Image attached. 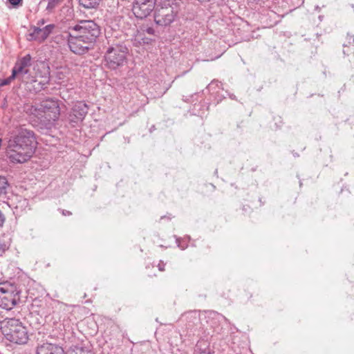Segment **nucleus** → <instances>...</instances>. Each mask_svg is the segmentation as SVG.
<instances>
[{"label": "nucleus", "instance_id": "obj_7", "mask_svg": "<svg viewBox=\"0 0 354 354\" xmlns=\"http://www.w3.org/2000/svg\"><path fill=\"white\" fill-rule=\"evenodd\" d=\"M89 110L88 104L84 101H77L72 106L67 115V121L71 127L80 126Z\"/></svg>", "mask_w": 354, "mask_h": 354}, {"label": "nucleus", "instance_id": "obj_21", "mask_svg": "<svg viewBox=\"0 0 354 354\" xmlns=\"http://www.w3.org/2000/svg\"><path fill=\"white\" fill-rule=\"evenodd\" d=\"M26 78H27L26 81H21V82L23 83H25V84H31V83L37 82V80L35 79V77L30 75V71L27 74Z\"/></svg>", "mask_w": 354, "mask_h": 354}, {"label": "nucleus", "instance_id": "obj_26", "mask_svg": "<svg viewBox=\"0 0 354 354\" xmlns=\"http://www.w3.org/2000/svg\"><path fill=\"white\" fill-rule=\"evenodd\" d=\"M59 211L62 213V214L63 216H65L72 215V212L68 210L59 209Z\"/></svg>", "mask_w": 354, "mask_h": 354}, {"label": "nucleus", "instance_id": "obj_17", "mask_svg": "<svg viewBox=\"0 0 354 354\" xmlns=\"http://www.w3.org/2000/svg\"><path fill=\"white\" fill-rule=\"evenodd\" d=\"M64 0H48L46 10L52 12L56 7L59 6Z\"/></svg>", "mask_w": 354, "mask_h": 354}, {"label": "nucleus", "instance_id": "obj_10", "mask_svg": "<svg viewBox=\"0 0 354 354\" xmlns=\"http://www.w3.org/2000/svg\"><path fill=\"white\" fill-rule=\"evenodd\" d=\"M156 0H134L132 11L138 19H145L155 11Z\"/></svg>", "mask_w": 354, "mask_h": 354}, {"label": "nucleus", "instance_id": "obj_23", "mask_svg": "<svg viewBox=\"0 0 354 354\" xmlns=\"http://www.w3.org/2000/svg\"><path fill=\"white\" fill-rule=\"evenodd\" d=\"M196 349L195 350V354H210L209 350H201L198 348V346H196Z\"/></svg>", "mask_w": 354, "mask_h": 354}, {"label": "nucleus", "instance_id": "obj_24", "mask_svg": "<svg viewBox=\"0 0 354 354\" xmlns=\"http://www.w3.org/2000/svg\"><path fill=\"white\" fill-rule=\"evenodd\" d=\"M348 44H354V34L348 33L346 36Z\"/></svg>", "mask_w": 354, "mask_h": 354}, {"label": "nucleus", "instance_id": "obj_15", "mask_svg": "<svg viewBox=\"0 0 354 354\" xmlns=\"http://www.w3.org/2000/svg\"><path fill=\"white\" fill-rule=\"evenodd\" d=\"M343 53L347 57H350V62L354 61V44H344L343 45Z\"/></svg>", "mask_w": 354, "mask_h": 354}, {"label": "nucleus", "instance_id": "obj_11", "mask_svg": "<svg viewBox=\"0 0 354 354\" xmlns=\"http://www.w3.org/2000/svg\"><path fill=\"white\" fill-rule=\"evenodd\" d=\"M55 28V24H48L44 28L30 26L26 39L29 41H35L41 44L45 41Z\"/></svg>", "mask_w": 354, "mask_h": 354}, {"label": "nucleus", "instance_id": "obj_28", "mask_svg": "<svg viewBox=\"0 0 354 354\" xmlns=\"http://www.w3.org/2000/svg\"><path fill=\"white\" fill-rule=\"evenodd\" d=\"M45 23H46L45 19H41L37 21L36 26L41 28V26L45 24Z\"/></svg>", "mask_w": 354, "mask_h": 354}, {"label": "nucleus", "instance_id": "obj_29", "mask_svg": "<svg viewBox=\"0 0 354 354\" xmlns=\"http://www.w3.org/2000/svg\"><path fill=\"white\" fill-rule=\"evenodd\" d=\"M147 32L149 33V34L152 35V34H153L154 30H153V29L152 28H148L147 29Z\"/></svg>", "mask_w": 354, "mask_h": 354}, {"label": "nucleus", "instance_id": "obj_32", "mask_svg": "<svg viewBox=\"0 0 354 354\" xmlns=\"http://www.w3.org/2000/svg\"><path fill=\"white\" fill-rule=\"evenodd\" d=\"M351 6L352 8H353V10H354V4H351Z\"/></svg>", "mask_w": 354, "mask_h": 354}, {"label": "nucleus", "instance_id": "obj_16", "mask_svg": "<svg viewBox=\"0 0 354 354\" xmlns=\"http://www.w3.org/2000/svg\"><path fill=\"white\" fill-rule=\"evenodd\" d=\"M68 354H93V353L86 348L76 346L73 350L69 351Z\"/></svg>", "mask_w": 354, "mask_h": 354}, {"label": "nucleus", "instance_id": "obj_30", "mask_svg": "<svg viewBox=\"0 0 354 354\" xmlns=\"http://www.w3.org/2000/svg\"><path fill=\"white\" fill-rule=\"evenodd\" d=\"M176 242H177V243H178V246L179 248H180L182 250H184V249H185V248H184V247H183V246H181V245H180V241H179V239H176Z\"/></svg>", "mask_w": 354, "mask_h": 354}, {"label": "nucleus", "instance_id": "obj_3", "mask_svg": "<svg viewBox=\"0 0 354 354\" xmlns=\"http://www.w3.org/2000/svg\"><path fill=\"white\" fill-rule=\"evenodd\" d=\"M5 338L17 344H25L29 339L27 327L19 319L6 318L1 327Z\"/></svg>", "mask_w": 354, "mask_h": 354}, {"label": "nucleus", "instance_id": "obj_5", "mask_svg": "<svg viewBox=\"0 0 354 354\" xmlns=\"http://www.w3.org/2000/svg\"><path fill=\"white\" fill-rule=\"evenodd\" d=\"M71 31L77 32L93 46L101 35V28L93 20L81 21L78 24L71 27Z\"/></svg>", "mask_w": 354, "mask_h": 354}, {"label": "nucleus", "instance_id": "obj_14", "mask_svg": "<svg viewBox=\"0 0 354 354\" xmlns=\"http://www.w3.org/2000/svg\"><path fill=\"white\" fill-rule=\"evenodd\" d=\"M102 0H79V3L86 9L96 8Z\"/></svg>", "mask_w": 354, "mask_h": 354}, {"label": "nucleus", "instance_id": "obj_31", "mask_svg": "<svg viewBox=\"0 0 354 354\" xmlns=\"http://www.w3.org/2000/svg\"><path fill=\"white\" fill-rule=\"evenodd\" d=\"M259 201H260V203H261L262 205L263 204V202H262V201H261V198H259Z\"/></svg>", "mask_w": 354, "mask_h": 354}, {"label": "nucleus", "instance_id": "obj_6", "mask_svg": "<svg viewBox=\"0 0 354 354\" xmlns=\"http://www.w3.org/2000/svg\"><path fill=\"white\" fill-rule=\"evenodd\" d=\"M41 120L46 124H52L60 115V109L58 100L54 98H48L41 102L39 109Z\"/></svg>", "mask_w": 354, "mask_h": 354}, {"label": "nucleus", "instance_id": "obj_18", "mask_svg": "<svg viewBox=\"0 0 354 354\" xmlns=\"http://www.w3.org/2000/svg\"><path fill=\"white\" fill-rule=\"evenodd\" d=\"M8 186V183L6 177L0 176V195L6 193V189Z\"/></svg>", "mask_w": 354, "mask_h": 354}, {"label": "nucleus", "instance_id": "obj_27", "mask_svg": "<svg viewBox=\"0 0 354 354\" xmlns=\"http://www.w3.org/2000/svg\"><path fill=\"white\" fill-rule=\"evenodd\" d=\"M5 222V216L3 214L0 210V227L3 226V223Z\"/></svg>", "mask_w": 354, "mask_h": 354}, {"label": "nucleus", "instance_id": "obj_19", "mask_svg": "<svg viewBox=\"0 0 354 354\" xmlns=\"http://www.w3.org/2000/svg\"><path fill=\"white\" fill-rule=\"evenodd\" d=\"M15 74H16V71H12V74L10 77L6 78V79H3V80H0V86H6V85H8L11 83V82L12 80H14L15 79H16L15 77Z\"/></svg>", "mask_w": 354, "mask_h": 354}, {"label": "nucleus", "instance_id": "obj_1", "mask_svg": "<svg viewBox=\"0 0 354 354\" xmlns=\"http://www.w3.org/2000/svg\"><path fill=\"white\" fill-rule=\"evenodd\" d=\"M36 144L33 131L20 129L17 133L8 141V156L12 162H24L32 157Z\"/></svg>", "mask_w": 354, "mask_h": 354}, {"label": "nucleus", "instance_id": "obj_8", "mask_svg": "<svg viewBox=\"0 0 354 354\" xmlns=\"http://www.w3.org/2000/svg\"><path fill=\"white\" fill-rule=\"evenodd\" d=\"M67 41L70 50L76 55H84L92 49L93 46L75 32L68 33Z\"/></svg>", "mask_w": 354, "mask_h": 354}, {"label": "nucleus", "instance_id": "obj_9", "mask_svg": "<svg viewBox=\"0 0 354 354\" xmlns=\"http://www.w3.org/2000/svg\"><path fill=\"white\" fill-rule=\"evenodd\" d=\"M176 12L170 5L158 6L154 11V21L160 26H169L176 17Z\"/></svg>", "mask_w": 354, "mask_h": 354}, {"label": "nucleus", "instance_id": "obj_25", "mask_svg": "<svg viewBox=\"0 0 354 354\" xmlns=\"http://www.w3.org/2000/svg\"><path fill=\"white\" fill-rule=\"evenodd\" d=\"M165 263L162 261H160L158 264V270L161 272L165 270Z\"/></svg>", "mask_w": 354, "mask_h": 354}, {"label": "nucleus", "instance_id": "obj_12", "mask_svg": "<svg viewBox=\"0 0 354 354\" xmlns=\"http://www.w3.org/2000/svg\"><path fill=\"white\" fill-rule=\"evenodd\" d=\"M31 65V57L29 54L19 59L15 64L12 71H16L15 77L19 81H26L27 74L30 71L27 68Z\"/></svg>", "mask_w": 354, "mask_h": 354}, {"label": "nucleus", "instance_id": "obj_22", "mask_svg": "<svg viewBox=\"0 0 354 354\" xmlns=\"http://www.w3.org/2000/svg\"><path fill=\"white\" fill-rule=\"evenodd\" d=\"M9 249V245L3 241L0 240V252L3 253Z\"/></svg>", "mask_w": 354, "mask_h": 354}, {"label": "nucleus", "instance_id": "obj_20", "mask_svg": "<svg viewBox=\"0 0 354 354\" xmlns=\"http://www.w3.org/2000/svg\"><path fill=\"white\" fill-rule=\"evenodd\" d=\"M12 8H17L23 4V0H8Z\"/></svg>", "mask_w": 354, "mask_h": 354}, {"label": "nucleus", "instance_id": "obj_13", "mask_svg": "<svg viewBox=\"0 0 354 354\" xmlns=\"http://www.w3.org/2000/svg\"><path fill=\"white\" fill-rule=\"evenodd\" d=\"M37 354H64L62 346L46 342L37 347Z\"/></svg>", "mask_w": 354, "mask_h": 354}, {"label": "nucleus", "instance_id": "obj_4", "mask_svg": "<svg viewBox=\"0 0 354 354\" xmlns=\"http://www.w3.org/2000/svg\"><path fill=\"white\" fill-rule=\"evenodd\" d=\"M21 290L14 283H0V307L11 310L19 301Z\"/></svg>", "mask_w": 354, "mask_h": 354}, {"label": "nucleus", "instance_id": "obj_2", "mask_svg": "<svg viewBox=\"0 0 354 354\" xmlns=\"http://www.w3.org/2000/svg\"><path fill=\"white\" fill-rule=\"evenodd\" d=\"M103 61L106 68L115 71L125 65L129 49L114 32H107L102 44Z\"/></svg>", "mask_w": 354, "mask_h": 354}]
</instances>
